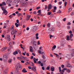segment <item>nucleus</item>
Returning <instances> with one entry per match:
<instances>
[{
    "label": "nucleus",
    "mask_w": 74,
    "mask_h": 74,
    "mask_svg": "<svg viewBox=\"0 0 74 74\" xmlns=\"http://www.w3.org/2000/svg\"><path fill=\"white\" fill-rule=\"evenodd\" d=\"M55 30V29L53 28H51L49 29V30H48V32H49V33H50L51 31H54Z\"/></svg>",
    "instance_id": "obj_1"
},
{
    "label": "nucleus",
    "mask_w": 74,
    "mask_h": 74,
    "mask_svg": "<svg viewBox=\"0 0 74 74\" xmlns=\"http://www.w3.org/2000/svg\"><path fill=\"white\" fill-rule=\"evenodd\" d=\"M64 70H66V71L68 73H70L71 71L70 70L66 68H64Z\"/></svg>",
    "instance_id": "obj_2"
},
{
    "label": "nucleus",
    "mask_w": 74,
    "mask_h": 74,
    "mask_svg": "<svg viewBox=\"0 0 74 74\" xmlns=\"http://www.w3.org/2000/svg\"><path fill=\"white\" fill-rule=\"evenodd\" d=\"M32 70H33L34 72H36V66H33L32 67Z\"/></svg>",
    "instance_id": "obj_3"
},
{
    "label": "nucleus",
    "mask_w": 74,
    "mask_h": 74,
    "mask_svg": "<svg viewBox=\"0 0 74 74\" xmlns=\"http://www.w3.org/2000/svg\"><path fill=\"white\" fill-rule=\"evenodd\" d=\"M52 5L51 4H50L48 6V10H51L52 9Z\"/></svg>",
    "instance_id": "obj_4"
},
{
    "label": "nucleus",
    "mask_w": 74,
    "mask_h": 74,
    "mask_svg": "<svg viewBox=\"0 0 74 74\" xmlns=\"http://www.w3.org/2000/svg\"><path fill=\"white\" fill-rule=\"evenodd\" d=\"M33 29L34 30H37V26H33Z\"/></svg>",
    "instance_id": "obj_5"
},
{
    "label": "nucleus",
    "mask_w": 74,
    "mask_h": 74,
    "mask_svg": "<svg viewBox=\"0 0 74 74\" xmlns=\"http://www.w3.org/2000/svg\"><path fill=\"white\" fill-rule=\"evenodd\" d=\"M22 72L24 73H27V71L26 70V69H25V68H24L22 70Z\"/></svg>",
    "instance_id": "obj_6"
},
{
    "label": "nucleus",
    "mask_w": 74,
    "mask_h": 74,
    "mask_svg": "<svg viewBox=\"0 0 74 74\" xmlns=\"http://www.w3.org/2000/svg\"><path fill=\"white\" fill-rule=\"evenodd\" d=\"M30 16L29 15H28L27 16L26 21H29L30 19Z\"/></svg>",
    "instance_id": "obj_7"
},
{
    "label": "nucleus",
    "mask_w": 74,
    "mask_h": 74,
    "mask_svg": "<svg viewBox=\"0 0 74 74\" xmlns=\"http://www.w3.org/2000/svg\"><path fill=\"white\" fill-rule=\"evenodd\" d=\"M3 12L4 13V14L5 15H7V14H8V12H7L6 10H3Z\"/></svg>",
    "instance_id": "obj_8"
},
{
    "label": "nucleus",
    "mask_w": 74,
    "mask_h": 74,
    "mask_svg": "<svg viewBox=\"0 0 74 74\" xmlns=\"http://www.w3.org/2000/svg\"><path fill=\"white\" fill-rule=\"evenodd\" d=\"M12 2V0H7V4H9V3H11Z\"/></svg>",
    "instance_id": "obj_9"
},
{
    "label": "nucleus",
    "mask_w": 74,
    "mask_h": 74,
    "mask_svg": "<svg viewBox=\"0 0 74 74\" xmlns=\"http://www.w3.org/2000/svg\"><path fill=\"white\" fill-rule=\"evenodd\" d=\"M73 36V34H70V38L71 41H73V39L71 38H72V36Z\"/></svg>",
    "instance_id": "obj_10"
},
{
    "label": "nucleus",
    "mask_w": 74,
    "mask_h": 74,
    "mask_svg": "<svg viewBox=\"0 0 74 74\" xmlns=\"http://www.w3.org/2000/svg\"><path fill=\"white\" fill-rule=\"evenodd\" d=\"M6 49H7V47H4L1 49V51H5Z\"/></svg>",
    "instance_id": "obj_11"
},
{
    "label": "nucleus",
    "mask_w": 74,
    "mask_h": 74,
    "mask_svg": "<svg viewBox=\"0 0 74 74\" xmlns=\"http://www.w3.org/2000/svg\"><path fill=\"white\" fill-rule=\"evenodd\" d=\"M29 48L30 51L31 52H33V47H32V46H30L29 47Z\"/></svg>",
    "instance_id": "obj_12"
},
{
    "label": "nucleus",
    "mask_w": 74,
    "mask_h": 74,
    "mask_svg": "<svg viewBox=\"0 0 74 74\" xmlns=\"http://www.w3.org/2000/svg\"><path fill=\"white\" fill-rule=\"evenodd\" d=\"M55 70V68L53 66H52L51 68V71H54V70Z\"/></svg>",
    "instance_id": "obj_13"
},
{
    "label": "nucleus",
    "mask_w": 74,
    "mask_h": 74,
    "mask_svg": "<svg viewBox=\"0 0 74 74\" xmlns=\"http://www.w3.org/2000/svg\"><path fill=\"white\" fill-rule=\"evenodd\" d=\"M18 71H19V70H18V66H17V68H16V69L15 70V72L16 73H18Z\"/></svg>",
    "instance_id": "obj_14"
},
{
    "label": "nucleus",
    "mask_w": 74,
    "mask_h": 74,
    "mask_svg": "<svg viewBox=\"0 0 74 74\" xmlns=\"http://www.w3.org/2000/svg\"><path fill=\"white\" fill-rule=\"evenodd\" d=\"M65 57H66V58H71L70 57V55L69 54L66 55L65 56Z\"/></svg>",
    "instance_id": "obj_15"
},
{
    "label": "nucleus",
    "mask_w": 74,
    "mask_h": 74,
    "mask_svg": "<svg viewBox=\"0 0 74 74\" xmlns=\"http://www.w3.org/2000/svg\"><path fill=\"white\" fill-rule=\"evenodd\" d=\"M29 64L31 66H34L33 63L32 62H30L29 63Z\"/></svg>",
    "instance_id": "obj_16"
},
{
    "label": "nucleus",
    "mask_w": 74,
    "mask_h": 74,
    "mask_svg": "<svg viewBox=\"0 0 74 74\" xmlns=\"http://www.w3.org/2000/svg\"><path fill=\"white\" fill-rule=\"evenodd\" d=\"M64 69L63 70H62L60 72V74H64Z\"/></svg>",
    "instance_id": "obj_17"
},
{
    "label": "nucleus",
    "mask_w": 74,
    "mask_h": 74,
    "mask_svg": "<svg viewBox=\"0 0 74 74\" xmlns=\"http://www.w3.org/2000/svg\"><path fill=\"white\" fill-rule=\"evenodd\" d=\"M36 43H37V42L36 41H34L33 43V45L36 46Z\"/></svg>",
    "instance_id": "obj_18"
},
{
    "label": "nucleus",
    "mask_w": 74,
    "mask_h": 74,
    "mask_svg": "<svg viewBox=\"0 0 74 74\" xmlns=\"http://www.w3.org/2000/svg\"><path fill=\"white\" fill-rule=\"evenodd\" d=\"M15 25L16 26V27H18L19 26V24H18V23H15Z\"/></svg>",
    "instance_id": "obj_19"
},
{
    "label": "nucleus",
    "mask_w": 74,
    "mask_h": 74,
    "mask_svg": "<svg viewBox=\"0 0 74 74\" xmlns=\"http://www.w3.org/2000/svg\"><path fill=\"white\" fill-rule=\"evenodd\" d=\"M67 66L68 67H71V65L69 64H68Z\"/></svg>",
    "instance_id": "obj_20"
},
{
    "label": "nucleus",
    "mask_w": 74,
    "mask_h": 74,
    "mask_svg": "<svg viewBox=\"0 0 74 74\" xmlns=\"http://www.w3.org/2000/svg\"><path fill=\"white\" fill-rule=\"evenodd\" d=\"M51 14H52V12H50L47 13V15H50Z\"/></svg>",
    "instance_id": "obj_21"
},
{
    "label": "nucleus",
    "mask_w": 74,
    "mask_h": 74,
    "mask_svg": "<svg viewBox=\"0 0 74 74\" xmlns=\"http://www.w3.org/2000/svg\"><path fill=\"white\" fill-rule=\"evenodd\" d=\"M14 25H12V28H11V30L12 31H14Z\"/></svg>",
    "instance_id": "obj_22"
},
{
    "label": "nucleus",
    "mask_w": 74,
    "mask_h": 74,
    "mask_svg": "<svg viewBox=\"0 0 74 74\" xmlns=\"http://www.w3.org/2000/svg\"><path fill=\"white\" fill-rule=\"evenodd\" d=\"M54 54L56 56L57 58H59V55H58L57 54H56V53H54Z\"/></svg>",
    "instance_id": "obj_23"
},
{
    "label": "nucleus",
    "mask_w": 74,
    "mask_h": 74,
    "mask_svg": "<svg viewBox=\"0 0 74 74\" xmlns=\"http://www.w3.org/2000/svg\"><path fill=\"white\" fill-rule=\"evenodd\" d=\"M14 1L15 4H16L18 3V0H15Z\"/></svg>",
    "instance_id": "obj_24"
},
{
    "label": "nucleus",
    "mask_w": 74,
    "mask_h": 74,
    "mask_svg": "<svg viewBox=\"0 0 74 74\" xmlns=\"http://www.w3.org/2000/svg\"><path fill=\"white\" fill-rule=\"evenodd\" d=\"M15 34V32L14 31H12L11 32V34L12 35L13 34Z\"/></svg>",
    "instance_id": "obj_25"
},
{
    "label": "nucleus",
    "mask_w": 74,
    "mask_h": 74,
    "mask_svg": "<svg viewBox=\"0 0 74 74\" xmlns=\"http://www.w3.org/2000/svg\"><path fill=\"white\" fill-rule=\"evenodd\" d=\"M66 39L68 40H70V37H69V36H67L66 37Z\"/></svg>",
    "instance_id": "obj_26"
},
{
    "label": "nucleus",
    "mask_w": 74,
    "mask_h": 74,
    "mask_svg": "<svg viewBox=\"0 0 74 74\" xmlns=\"http://www.w3.org/2000/svg\"><path fill=\"white\" fill-rule=\"evenodd\" d=\"M17 51L18 52H19V53L20 54H21V51H20V50H19V49H17Z\"/></svg>",
    "instance_id": "obj_27"
},
{
    "label": "nucleus",
    "mask_w": 74,
    "mask_h": 74,
    "mask_svg": "<svg viewBox=\"0 0 74 74\" xmlns=\"http://www.w3.org/2000/svg\"><path fill=\"white\" fill-rule=\"evenodd\" d=\"M12 59H9V63H11L12 62Z\"/></svg>",
    "instance_id": "obj_28"
},
{
    "label": "nucleus",
    "mask_w": 74,
    "mask_h": 74,
    "mask_svg": "<svg viewBox=\"0 0 74 74\" xmlns=\"http://www.w3.org/2000/svg\"><path fill=\"white\" fill-rule=\"evenodd\" d=\"M1 7V9H2V11H4V10H5V8H4L2 7Z\"/></svg>",
    "instance_id": "obj_29"
},
{
    "label": "nucleus",
    "mask_w": 74,
    "mask_h": 74,
    "mask_svg": "<svg viewBox=\"0 0 74 74\" xmlns=\"http://www.w3.org/2000/svg\"><path fill=\"white\" fill-rule=\"evenodd\" d=\"M2 4L3 5H6L5 3V2H2Z\"/></svg>",
    "instance_id": "obj_30"
},
{
    "label": "nucleus",
    "mask_w": 74,
    "mask_h": 74,
    "mask_svg": "<svg viewBox=\"0 0 74 74\" xmlns=\"http://www.w3.org/2000/svg\"><path fill=\"white\" fill-rule=\"evenodd\" d=\"M27 58L23 56V59H27Z\"/></svg>",
    "instance_id": "obj_31"
},
{
    "label": "nucleus",
    "mask_w": 74,
    "mask_h": 74,
    "mask_svg": "<svg viewBox=\"0 0 74 74\" xmlns=\"http://www.w3.org/2000/svg\"><path fill=\"white\" fill-rule=\"evenodd\" d=\"M27 58L23 56V59H27Z\"/></svg>",
    "instance_id": "obj_32"
},
{
    "label": "nucleus",
    "mask_w": 74,
    "mask_h": 74,
    "mask_svg": "<svg viewBox=\"0 0 74 74\" xmlns=\"http://www.w3.org/2000/svg\"><path fill=\"white\" fill-rule=\"evenodd\" d=\"M67 25H71V23H70V22H69L67 23Z\"/></svg>",
    "instance_id": "obj_33"
},
{
    "label": "nucleus",
    "mask_w": 74,
    "mask_h": 74,
    "mask_svg": "<svg viewBox=\"0 0 74 74\" xmlns=\"http://www.w3.org/2000/svg\"><path fill=\"white\" fill-rule=\"evenodd\" d=\"M67 29H70V26L68 25L67 26Z\"/></svg>",
    "instance_id": "obj_34"
},
{
    "label": "nucleus",
    "mask_w": 74,
    "mask_h": 74,
    "mask_svg": "<svg viewBox=\"0 0 74 74\" xmlns=\"http://www.w3.org/2000/svg\"><path fill=\"white\" fill-rule=\"evenodd\" d=\"M47 26L48 27H50V24L48 23L47 24Z\"/></svg>",
    "instance_id": "obj_35"
},
{
    "label": "nucleus",
    "mask_w": 74,
    "mask_h": 74,
    "mask_svg": "<svg viewBox=\"0 0 74 74\" xmlns=\"http://www.w3.org/2000/svg\"><path fill=\"white\" fill-rule=\"evenodd\" d=\"M62 3V1H59L58 4L59 5H61Z\"/></svg>",
    "instance_id": "obj_36"
},
{
    "label": "nucleus",
    "mask_w": 74,
    "mask_h": 74,
    "mask_svg": "<svg viewBox=\"0 0 74 74\" xmlns=\"http://www.w3.org/2000/svg\"><path fill=\"white\" fill-rule=\"evenodd\" d=\"M18 67L19 68H20V69H21L22 68V66H21V64H19L18 65Z\"/></svg>",
    "instance_id": "obj_37"
},
{
    "label": "nucleus",
    "mask_w": 74,
    "mask_h": 74,
    "mask_svg": "<svg viewBox=\"0 0 74 74\" xmlns=\"http://www.w3.org/2000/svg\"><path fill=\"white\" fill-rule=\"evenodd\" d=\"M58 69L59 70L60 72L61 71V67H58Z\"/></svg>",
    "instance_id": "obj_38"
},
{
    "label": "nucleus",
    "mask_w": 74,
    "mask_h": 74,
    "mask_svg": "<svg viewBox=\"0 0 74 74\" xmlns=\"http://www.w3.org/2000/svg\"><path fill=\"white\" fill-rule=\"evenodd\" d=\"M17 15L18 16H20L22 15V14L21 13H19L17 14Z\"/></svg>",
    "instance_id": "obj_39"
},
{
    "label": "nucleus",
    "mask_w": 74,
    "mask_h": 74,
    "mask_svg": "<svg viewBox=\"0 0 74 74\" xmlns=\"http://www.w3.org/2000/svg\"><path fill=\"white\" fill-rule=\"evenodd\" d=\"M7 38H10V36L9 35H8L7 36Z\"/></svg>",
    "instance_id": "obj_40"
},
{
    "label": "nucleus",
    "mask_w": 74,
    "mask_h": 74,
    "mask_svg": "<svg viewBox=\"0 0 74 74\" xmlns=\"http://www.w3.org/2000/svg\"><path fill=\"white\" fill-rule=\"evenodd\" d=\"M38 53H39V54H41V50H38Z\"/></svg>",
    "instance_id": "obj_41"
},
{
    "label": "nucleus",
    "mask_w": 74,
    "mask_h": 74,
    "mask_svg": "<svg viewBox=\"0 0 74 74\" xmlns=\"http://www.w3.org/2000/svg\"><path fill=\"white\" fill-rule=\"evenodd\" d=\"M42 57L44 59H45V56H44V55H42Z\"/></svg>",
    "instance_id": "obj_42"
},
{
    "label": "nucleus",
    "mask_w": 74,
    "mask_h": 74,
    "mask_svg": "<svg viewBox=\"0 0 74 74\" xmlns=\"http://www.w3.org/2000/svg\"><path fill=\"white\" fill-rule=\"evenodd\" d=\"M56 45H54L53 47V48L54 49H56Z\"/></svg>",
    "instance_id": "obj_43"
},
{
    "label": "nucleus",
    "mask_w": 74,
    "mask_h": 74,
    "mask_svg": "<svg viewBox=\"0 0 74 74\" xmlns=\"http://www.w3.org/2000/svg\"><path fill=\"white\" fill-rule=\"evenodd\" d=\"M37 13H39V14H40L41 13V10H40L38 11L37 12Z\"/></svg>",
    "instance_id": "obj_44"
},
{
    "label": "nucleus",
    "mask_w": 74,
    "mask_h": 74,
    "mask_svg": "<svg viewBox=\"0 0 74 74\" xmlns=\"http://www.w3.org/2000/svg\"><path fill=\"white\" fill-rule=\"evenodd\" d=\"M9 17L10 18H12V14H11L9 16Z\"/></svg>",
    "instance_id": "obj_45"
},
{
    "label": "nucleus",
    "mask_w": 74,
    "mask_h": 74,
    "mask_svg": "<svg viewBox=\"0 0 74 74\" xmlns=\"http://www.w3.org/2000/svg\"><path fill=\"white\" fill-rule=\"evenodd\" d=\"M28 68L29 69V70H30V69H32V67H31L30 66H29L28 67Z\"/></svg>",
    "instance_id": "obj_46"
},
{
    "label": "nucleus",
    "mask_w": 74,
    "mask_h": 74,
    "mask_svg": "<svg viewBox=\"0 0 74 74\" xmlns=\"http://www.w3.org/2000/svg\"><path fill=\"white\" fill-rule=\"evenodd\" d=\"M33 14H37V12L36 11L34 12H33Z\"/></svg>",
    "instance_id": "obj_47"
},
{
    "label": "nucleus",
    "mask_w": 74,
    "mask_h": 74,
    "mask_svg": "<svg viewBox=\"0 0 74 74\" xmlns=\"http://www.w3.org/2000/svg\"><path fill=\"white\" fill-rule=\"evenodd\" d=\"M3 60H6V59H7V58L3 57Z\"/></svg>",
    "instance_id": "obj_48"
},
{
    "label": "nucleus",
    "mask_w": 74,
    "mask_h": 74,
    "mask_svg": "<svg viewBox=\"0 0 74 74\" xmlns=\"http://www.w3.org/2000/svg\"><path fill=\"white\" fill-rule=\"evenodd\" d=\"M41 54L43 55H45V53H44V52H42L41 53Z\"/></svg>",
    "instance_id": "obj_49"
},
{
    "label": "nucleus",
    "mask_w": 74,
    "mask_h": 74,
    "mask_svg": "<svg viewBox=\"0 0 74 74\" xmlns=\"http://www.w3.org/2000/svg\"><path fill=\"white\" fill-rule=\"evenodd\" d=\"M58 13L60 14L61 13V11L60 10H59L58 12H57Z\"/></svg>",
    "instance_id": "obj_50"
},
{
    "label": "nucleus",
    "mask_w": 74,
    "mask_h": 74,
    "mask_svg": "<svg viewBox=\"0 0 74 74\" xmlns=\"http://www.w3.org/2000/svg\"><path fill=\"white\" fill-rule=\"evenodd\" d=\"M66 18H65L63 19V21L65 22V21H66Z\"/></svg>",
    "instance_id": "obj_51"
},
{
    "label": "nucleus",
    "mask_w": 74,
    "mask_h": 74,
    "mask_svg": "<svg viewBox=\"0 0 74 74\" xmlns=\"http://www.w3.org/2000/svg\"><path fill=\"white\" fill-rule=\"evenodd\" d=\"M17 59H18V60H21V57H17Z\"/></svg>",
    "instance_id": "obj_52"
},
{
    "label": "nucleus",
    "mask_w": 74,
    "mask_h": 74,
    "mask_svg": "<svg viewBox=\"0 0 74 74\" xmlns=\"http://www.w3.org/2000/svg\"><path fill=\"white\" fill-rule=\"evenodd\" d=\"M56 8H56V6H55L54 7V10H56Z\"/></svg>",
    "instance_id": "obj_53"
},
{
    "label": "nucleus",
    "mask_w": 74,
    "mask_h": 74,
    "mask_svg": "<svg viewBox=\"0 0 74 74\" xmlns=\"http://www.w3.org/2000/svg\"><path fill=\"white\" fill-rule=\"evenodd\" d=\"M61 67H62V68H64V65L62 64L61 65Z\"/></svg>",
    "instance_id": "obj_54"
},
{
    "label": "nucleus",
    "mask_w": 74,
    "mask_h": 74,
    "mask_svg": "<svg viewBox=\"0 0 74 74\" xmlns=\"http://www.w3.org/2000/svg\"><path fill=\"white\" fill-rule=\"evenodd\" d=\"M40 8V7H39L36 8V10H39Z\"/></svg>",
    "instance_id": "obj_55"
},
{
    "label": "nucleus",
    "mask_w": 74,
    "mask_h": 74,
    "mask_svg": "<svg viewBox=\"0 0 74 74\" xmlns=\"http://www.w3.org/2000/svg\"><path fill=\"white\" fill-rule=\"evenodd\" d=\"M29 64V63L28 62H27L26 63V65H28V64Z\"/></svg>",
    "instance_id": "obj_56"
},
{
    "label": "nucleus",
    "mask_w": 74,
    "mask_h": 74,
    "mask_svg": "<svg viewBox=\"0 0 74 74\" xmlns=\"http://www.w3.org/2000/svg\"><path fill=\"white\" fill-rule=\"evenodd\" d=\"M50 68V67H49L48 66V67H47L46 69H47V70H49Z\"/></svg>",
    "instance_id": "obj_57"
},
{
    "label": "nucleus",
    "mask_w": 74,
    "mask_h": 74,
    "mask_svg": "<svg viewBox=\"0 0 74 74\" xmlns=\"http://www.w3.org/2000/svg\"><path fill=\"white\" fill-rule=\"evenodd\" d=\"M66 5H67V2H65L64 3V6L66 7Z\"/></svg>",
    "instance_id": "obj_58"
},
{
    "label": "nucleus",
    "mask_w": 74,
    "mask_h": 74,
    "mask_svg": "<svg viewBox=\"0 0 74 74\" xmlns=\"http://www.w3.org/2000/svg\"><path fill=\"white\" fill-rule=\"evenodd\" d=\"M38 64H40L41 63V61H39L38 62Z\"/></svg>",
    "instance_id": "obj_59"
},
{
    "label": "nucleus",
    "mask_w": 74,
    "mask_h": 74,
    "mask_svg": "<svg viewBox=\"0 0 74 74\" xmlns=\"http://www.w3.org/2000/svg\"><path fill=\"white\" fill-rule=\"evenodd\" d=\"M74 15V13L73 12H72L71 14V15Z\"/></svg>",
    "instance_id": "obj_60"
},
{
    "label": "nucleus",
    "mask_w": 74,
    "mask_h": 74,
    "mask_svg": "<svg viewBox=\"0 0 74 74\" xmlns=\"http://www.w3.org/2000/svg\"><path fill=\"white\" fill-rule=\"evenodd\" d=\"M3 58H7V56L5 55H3Z\"/></svg>",
    "instance_id": "obj_61"
},
{
    "label": "nucleus",
    "mask_w": 74,
    "mask_h": 74,
    "mask_svg": "<svg viewBox=\"0 0 74 74\" xmlns=\"http://www.w3.org/2000/svg\"><path fill=\"white\" fill-rule=\"evenodd\" d=\"M69 34H72V31H70L69 32Z\"/></svg>",
    "instance_id": "obj_62"
},
{
    "label": "nucleus",
    "mask_w": 74,
    "mask_h": 74,
    "mask_svg": "<svg viewBox=\"0 0 74 74\" xmlns=\"http://www.w3.org/2000/svg\"><path fill=\"white\" fill-rule=\"evenodd\" d=\"M69 11H71V8H69Z\"/></svg>",
    "instance_id": "obj_63"
},
{
    "label": "nucleus",
    "mask_w": 74,
    "mask_h": 74,
    "mask_svg": "<svg viewBox=\"0 0 74 74\" xmlns=\"http://www.w3.org/2000/svg\"><path fill=\"white\" fill-rule=\"evenodd\" d=\"M36 38L37 40L39 38V37H38V36H36Z\"/></svg>",
    "instance_id": "obj_64"
}]
</instances>
